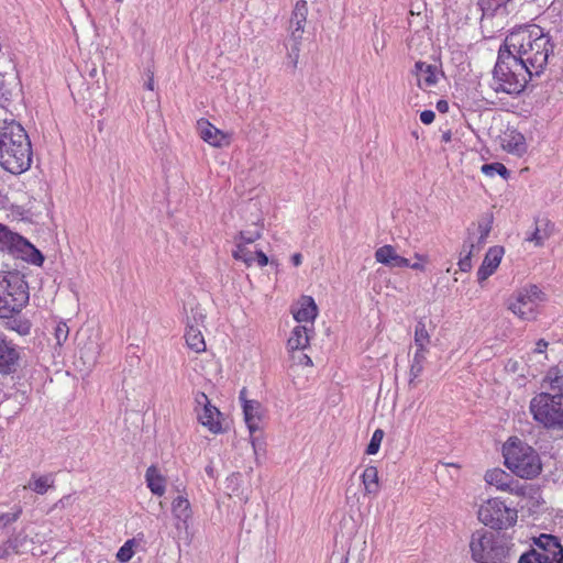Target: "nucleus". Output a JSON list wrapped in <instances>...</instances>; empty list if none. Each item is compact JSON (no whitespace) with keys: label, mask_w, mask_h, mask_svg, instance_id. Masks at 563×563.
Instances as JSON below:
<instances>
[{"label":"nucleus","mask_w":563,"mask_h":563,"mask_svg":"<svg viewBox=\"0 0 563 563\" xmlns=\"http://www.w3.org/2000/svg\"><path fill=\"white\" fill-rule=\"evenodd\" d=\"M495 272L492 271L490 268L486 267L485 265H481L478 271H477V279H478V283H483L484 280H486L489 276H492Z\"/></svg>","instance_id":"obj_51"},{"label":"nucleus","mask_w":563,"mask_h":563,"mask_svg":"<svg viewBox=\"0 0 563 563\" xmlns=\"http://www.w3.org/2000/svg\"><path fill=\"white\" fill-rule=\"evenodd\" d=\"M32 164V145L30 139L16 141L14 146L0 151V165L11 174L26 172Z\"/></svg>","instance_id":"obj_9"},{"label":"nucleus","mask_w":563,"mask_h":563,"mask_svg":"<svg viewBox=\"0 0 563 563\" xmlns=\"http://www.w3.org/2000/svg\"><path fill=\"white\" fill-rule=\"evenodd\" d=\"M246 395H247V390H246V388H245V387H243V388L241 389V391H240V395H239V398H240V400H241L242 405L244 404V400H247V399H246Z\"/></svg>","instance_id":"obj_63"},{"label":"nucleus","mask_w":563,"mask_h":563,"mask_svg":"<svg viewBox=\"0 0 563 563\" xmlns=\"http://www.w3.org/2000/svg\"><path fill=\"white\" fill-rule=\"evenodd\" d=\"M26 141L29 135L24 128L14 119L0 120V151L14 146L16 141Z\"/></svg>","instance_id":"obj_12"},{"label":"nucleus","mask_w":563,"mask_h":563,"mask_svg":"<svg viewBox=\"0 0 563 563\" xmlns=\"http://www.w3.org/2000/svg\"><path fill=\"white\" fill-rule=\"evenodd\" d=\"M512 477V475L508 474L506 471L499 467L488 470L484 476L487 484L496 486L497 489L503 492L509 488V484H511Z\"/></svg>","instance_id":"obj_21"},{"label":"nucleus","mask_w":563,"mask_h":563,"mask_svg":"<svg viewBox=\"0 0 563 563\" xmlns=\"http://www.w3.org/2000/svg\"><path fill=\"white\" fill-rule=\"evenodd\" d=\"M134 545L135 539H130L125 541V543L119 549L117 553V560L122 563L130 561L134 554Z\"/></svg>","instance_id":"obj_42"},{"label":"nucleus","mask_w":563,"mask_h":563,"mask_svg":"<svg viewBox=\"0 0 563 563\" xmlns=\"http://www.w3.org/2000/svg\"><path fill=\"white\" fill-rule=\"evenodd\" d=\"M172 511L178 519H187L190 516V504L187 498L177 496L172 503Z\"/></svg>","instance_id":"obj_35"},{"label":"nucleus","mask_w":563,"mask_h":563,"mask_svg":"<svg viewBox=\"0 0 563 563\" xmlns=\"http://www.w3.org/2000/svg\"><path fill=\"white\" fill-rule=\"evenodd\" d=\"M30 542L29 536L23 530L9 538L7 541L11 550L15 553L25 552Z\"/></svg>","instance_id":"obj_33"},{"label":"nucleus","mask_w":563,"mask_h":563,"mask_svg":"<svg viewBox=\"0 0 563 563\" xmlns=\"http://www.w3.org/2000/svg\"><path fill=\"white\" fill-rule=\"evenodd\" d=\"M195 401L197 407H201L202 409L211 405L208 396L202 391L196 394Z\"/></svg>","instance_id":"obj_49"},{"label":"nucleus","mask_w":563,"mask_h":563,"mask_svg":"<svg viewBox=\"0 0 563 563\" xmlns=\"http://www.w3.org/2000/svg\"><path fill=\"white\" fill-rule=\"evenodd\" d=\"M200 137L214 147H221L227 135L206 120L198 121Z\"/></svg>","instance_id":"obj_17"},{"label":"nucleus","mask_w":563,"mask_h":563,"mask_svg":"<svg viewBox=\"0 0 563 563\" xmlns=\"http://www.w3.org/2000/svg\"><path fill=\"white\" fill-rule=\"evenodd\" d=\"M508 309L522 320H531L534 318L533 302L526 298L523 291L519 289L509 299L507 303Z\"/></svg>","instance_id":"obj_13"},{"label":"nucleus","mask_w":563,"mask_h":563,"mask_svg":"<svg viewBox=\"0 0 563 563\" xmlns=\"http://www.w3.org/2000/svg\"><path fill=\"white\" fill-rule=\"evenodd\" d=\"M547 383L549 384L551 394H563V374H561L556 367H551L548 371L542 386Z\"/></svg>","instance_id":"obj_29"},{"label":"nucleus","mask_w":563,"mask_h":563,"mask_svg":"<svg viewBox=\"0 0 563 563\" xmlns=\"http://www.w3.org/2000/svg\"><path fill=\"white\" fill-rule=\"evenodd\" d=\"M470 550L476 563H514L516 559L510 537L483 529L472 533Z\"/></svg>","instance_id":"obj_3"},{"label":"nucleus","mask_w":563,"mask_h":563,"mask_svg":"<svg viewBox=\"0 0 563 563\" xmlns=\"http://www.w3.org/2000/svg\"><path fill=\"white\" fill-rule=\"evenodd\" d=\"M517 510L505 505L499 498H490L478 509V519L495 530H503L517 522Z\"/></svg>","instance_id":"obj_8"},{"label":"nucleus","mask_w":563,"mask_h":563,"mask_svg":"<svg viewBox=\"0 0 563 563\" xmlns=\"http://www.w3.org/2000/svg\"><path fill=\"white\" fill-rule=\"evenodd\" d=\"M291 32H290V41H291V44H292V52L296 53V56H295V63H294V68L297 67V63H298V58H299V52H300V44H301V40H302V34H303V31H305V27H292L290 29Z\"/></svg>","instance_id":"obj_41"},{"label":"nucleus","mask_w":563,"mask_h":563,"mask_svg":"<svg viewBox=\"0 0 563 563\" xmlns=\"http://www.w3.org/2000/svg\"><path fill=\"white\" fill-rule=\"evenodd\" d=\"M221 412L219 409L216 406L210 405L203 408L202 412L198 413V420L202 426L207 427L209 431L217 434L222 432V426L219 420Z\"/></svg>","instance_id":"obj_19"},{"label":"nucleus","mask_w":563,"mask_h":563,"mask_svg":"<svg viewBox=\"0 0 563 563\" xmlns=\"http://www.w3.org/2000/svg\"><path fill=\"white\" fill-rule=\"evenodd\" d=\"M261 236L262 230L258 228L254 230H242L235 235L234 241H241L245 244H251L256 240L261 239Z\"/></svg>","instance_id":"obj_43"},{"label":"nucleus","mask_w":563,"mask_h":563,"mask_svg":"<svg viewBox=\"0 0 563 563\" xmlns=\"http://www.w3.org/2000/svg\"><path fill=\"white\" fill-rule=\"evenodd\" d=\"M505 148H507L508 152L516 153L518 155L526 153L527 144L525 136L519 132H512L507 140Z\"/></svg>","instance_id":"obj_32"},{"label":"nucleus","mask_w":563,"mask_h":563,"mask_svg":"<svg viewBox=\"0 0 563 563\" xmlns=\"http://www.w3.org/2000/svg\"><path fill=\"white\" fill-rule=\"evenodd\" d=\"M308 14V5L305 0L297 1L289 21L290 29L305 27Z\"/></svg>","instance_id":"obj_28"},{"label":"nucleus","mask_w":563,"mask_h":563,"mask_svg":"<svg viewBox=\"0 0 563 563\" xmlns=\"http://www.w3.org/2000/svg\"><path fill=\"white\" fill-rule=\"evenodd\" d=\"M511 0H478L477 4L483 12V16H494L495 13L505 8Z\"/></svg>","instance_id":"obj_34"},{"label":"nucleus","mask_w":563,"mask_h":563,"mask_svg":"<svg viewBox=\"0 0 563 563\" xmlns=\"http://www.w3.org/2000/svg\"><path fill=\"white\" fill-rule=\"evenodd\" d=\"M383 438L384 431L382 429H376L371 438L369 443L366 446L365 453L368 455L376 454L379 451Z\"/></svg>","instance_id":"obj_45"},{"label":"nucleus","mask_w":563,"mask_h":563,"mask_svg":"<svg viewBox=\"0 0 563 563\" xmlns=\"http://www.w3.org/2000/svg\"><path fill=\"white\" fill-rule=\"evenodd\" d=\"M441 139H442V142H444V143L450 142V141H451V139H452V133H451V131H450V130H448V131L443 132V133H442Z\"/></svg>","instance_id":"obj_62"},{"label":"nucleus","mask_w":563,"mask_h":563,"mask_svg":"<svg viewBox=\"0 0 563 563\" xmlns=\"http://www.w3.org/2000/svg\"><path fill=\"white\" fill-rule=\"evenodd\" d=\"M12 81H8L5 76L0 74V102L4 106V102L9 101L12 97V90L18 86L15 82L16 78H11Z\"/></svg>","instance_id":"obj_40"},{"label":"nucleus","mask_w":563,"mask_h":563,"mask_svg":"<svg viewBox=\"0 0 563 563\" xmlns=\"http://www.w3.org/2000/svg\"><path fill=\"white\" fill-rule=\"evenodd\" d=\"M495 272L492 271L490 268L486 267L485 265H481L478 271H477V279H478V283H483L484 280H486L489 276H492Z\"/></svg>","instance_id":"obj_50"},{"label":"nucleus","mask_w":563,"mask_h":563,"mask_svg":"<svg viewBox=\"0 0 563 563\" xmlns=\"http://www.w3.org/2000/svg\"><path fill=\"white\" fill-rule=\"evenodd\" d=\"M20 352L18 345L8 340L0 331V374L11 375L20 368Z\"/></svg>","instance_id":"obj_10"},{"label":"nucleus","mask_w":563,"mask_h":563,"mask_svg":"<svg viewBox=\"0 0 563 563\" xmlns=\"http://www.w3.org/2000/svg\"><path fill=\"white\" fill-rule=\"evenodd\" d=\"M69 335V327L66 322L59 321L54 328V338L56 346L60 347L67 341Z\"/></svg>","instance_id":"obj_44"},{"label":"nucleus","mask_w":563,"mask_h":563,"mask_svg":"<svg viewBox=\"0 0 563 563\" xmlns=\"http://www.w3.org/2000/svg\"><path fill=\"white\" fill-rule=\"evenodd\" d=\"M308 329L305 325H297L291 331V335L287 341L290 352L305 350L309 345Z\"/></svg>","instance_id":"obj_23"},{"label":"nucleus","mask_w":563,"mask_h":563,"mask_svg":"<svg viewBox=\"0 0 563 563\" xmlns=\"http://www.w3.org/2000/svg\"><path fill=\"white\" fill-rule=\"evenodd\" d=\"M481 170L484 175L489 177H494L496 174H498L501 178L508 179L510 176L509 169L503 163L498 162L484 164L481 167Z\"/></svg>","instance_id":"obj_36"},{"label":"nucleus","mask_w":563,"mask_h":563,"mask_svg":"<svg viewBox=\"0 0 563 563\" xmlns=\"http://www.w3.org/2000/svg\"><path fill=\"white\" fill-rule=\"evenodd\" d=\"M235 249L232 251V256L236 261H243L246 266H251L255 261L253 253L246 247V244L241 241H235Z\"/></svg>","instance_id":"obj_38"},{"label":"nucleus","mask_w":563,"mask_h":563,"mask_svg":"<svg viewBox=\"0 0 563 563\" xmlns=\"http://www.w3.org/2000/svg\"><path fill=\"white\" fill-rule=\"evenodd\" d=\"M504 48L510 51L516 58L533 70L536 77L543 73L554 45L550 36L537 24L521 25L512 30L505 38Z\"/></svg>","instance_id":"obj_1"},{"label":"nucleus","mask_w":563,"mask_h":563,"mask_svg":"<svg viewBox=\"0 0 563 563\" xmlns=\"http://www.w3.org/2000/svg\"><path fill=\"white\" fill-rule=\"evenodd\" d=\"M530 487L526 484H521L518 479L511 478V484H509V488L506 492L517 495V496H527L528 489Z\"/></svg>","instance_id":"obj_47"},{"label":"nucleus","mask_w":563,"mask_h":563,"mask_svg":"<svg viewBox=\"0 0 563 563\" xmlns=\"http://www.w3.org/2000/svg\"><path fill=\"white\" fill-rule=\"evenodd\" d=\"M530 548L548 556L551 563H563V545L556 536L541 533L533 538Z\"/></svg>","instance_id":"obj_11"},{"label":"nucleus","mask_w":563,"mask_h":563,"mask_svg":"<svg viewBox=\"0 0 563 563\" xmlns=\"http://www.w3.org/2000/svg\"><path fill=\"white\" fill-rule=\"evenodd\" d=\"M254 258L257 261V264L261 267H264V266H266L269 263L268 256L263 251H261V250H257L255 252V257Z\"/></svg>","instance_id":"obj_53"},{"label":"nucleus","mask_w":563,"mask_h":563,"mask_svg":"<svg viewBox=\"0 0 563 563\" xmlns=\"http://www.w3.org/2000/svg\"><path fill=\"white\" fill-rule=\"evenodd\" d=\"M33 481L30 482L29 487L35 492L36 494L44 495L48 488L54 485V475L46 474L35 478V475H32Z\"/></svg>","instance_id":"obj_30"},{"label":"nucleus","mask_w":563,"mask_h":563,"mask_svg":"<svg viewBox=\"0 0 563 563\" xmlns=\"http://www.w3.org/2000/svg\"><path fill=\"white\" fill-rule=\"evenodd\" d=\"M434 119H435V113L432 110H423L420 113V121L426 125L431 124L434 121Z\"/></svg>","instance_id":"obj_52"},{"label":"nucleus","mask_w":563,"mask_h":563,"mask_svg":"<svg viewBox=\"0 0 563 563\" xmlns=\"http://www.w3.org/2000/svg\"><path fill=\"white\" fill-rule=\"evenodd\" d=\"M362 483L364 485L365 493L368 495L376 496L379 490L378 472L375 466H368L362 474Z\"/></svg>","instance_id":"obj_25"},{"label":"nucleus","mask_w":563,"mask_h":563,"mask_svg":"<svg viewBox=\"0 0 563 563\" xmlns=\"http://www.w3.org/2000/svg\"><path fill=\"white\" fill-rule=\"evenodd\" d=\"M534 76L533 70L528 68L520 57L516 58L510 51L499 47L493 69V88L496 92L519 95Z\"/></svg>","instance_id":"obj_2"},{"label":"nucleus","mask_w":563,"mask_h":563,"mask_svg":"<svg viewBox=\"0 0 563 563\" xmlns=\"http://www.w3.org/2000/svg\"><path fill=\"white\" fill-rule=\"evenodd\" d=\"M505 465L516 476L536 478L542 471L540 455L531 445L518 438H509L503 446Z\"/></svg>","instance_id":"obj_4"},{"label":"nucleus","mask_w":563,"mask_h":563,"mask_svg":"<svg viewBox=\"0 0 563 563\" xmlns=\"http://www.w3.org/2000/svg\"><path fill=\"white\" fill-rule=\"evenodd\" d=\"M147 80L144 86L146 89L153 91L154 90V71L151 68L146 69Z\"/></svg>","instance_id":"obj_54"},{"label":"nucleus","mask_w":563,"mask_h":563,"mask_svg":"<svg viewBox=\"0 0 563 563\" xmlns=\"http://www.w3.org/2000/svg\"><path fill=\"white\" fill-rule=\"evenodd\" d=\"M428 353V349H417L411 361L410 371H409V385L416 386V379L421 375L424 362L426 354Z\"/></svg>","instance_id":"obj_24"},{"label":"nucleus","mask_w":563,"mask_h":563,"mask_svg":"<svg viewBox=\"0 0 563 563\" xmlns=\"http://www.w3.org/2000/svg\"><path fill=\"white\" fill-rule=\"evenodd\" d=\"M526 298L530 299L533 305L538 301H543L545 299V295L537 285H529L528 287L521 288Z\"/></svg>","instance_id":"obj_46"},{"label":"nucleus","mask_w":563,"mask_h":563,"mask_svg":"<svg viewBox=\"0 0 563 563\" xmlns=\"http://www.w3.org/2000/svg\"><path fill=\"white\" fill-rule=\"evenodd\" d=\"M298 361L300 364H305L308 366L312 365L311 358L307 354H303V353H300Z\"/></svg>","instance_id":"obj_58"},{"label":"nucleus","mask_w":563,"mask_h":563,"mask_svg":"<svg viewBox=\"0 0 563 563\" xmlns=\"http://www.w3.org/2000/svg\"><path fill=\"white\" fill-rule=\"evenodd\" d=\"M478 229H479V232L483 235V238H487L492 228L489 224L479 223Z\"/></svg>","instance_id":"obj_57"},{"label":"nucleus","mask_w":563,"mask_h":563,"mask_svg":"<svg viewBox=\"0 0 563 563\" xmlns=\"http://www.w3.org/2000/svg\"><path fill=\"white\" fill-rule=\"evenodd\" d=\"M408 267H411L412 269H416V271H422L424 268L423 265L420 263H413V264L409 263Z\"/></svg>","instance_id":"obj_64"},{"label":"nucleus","mask_w":563,"mask_h":563,"mask_svg":"<svg viewBox=\"0 0 563 563\" xmlns=\"http://www.w3.org/2000/svg\"><path fill=\"white\" fill-rule=\"evenodd\" d=\"M301 261H302V256L300 253H295L291 256V262H292L294 266H299L301 264Z\"/></svg>","instance_id":"obj_60"},{"label":"nucleus","mask_w":563,"mask_h":563,"mask_svg":"<svg viewBox=\"0 0 563 563\" xmlns=\"http://www.w3.org/2000/svg\"><path fill=\"white\" fill-rule=\"evenodd\" d=\"M318 316V307L310 296H302L300 299V308L294 312V318L298 322H313Z\"/></svg>","instance_id":"obj_20"},{"label":"nucleus","mask_w":563,"mask_h":563,"mask_svg":"<svg viewBox=\"0 0 563 563\" xmlns=\"http://www.w3.org/2000/svg\"><path fill=\"white\" fill-rule=\"evenodd\" d=\"M11 548L9 547V544L5 542L4 544L0 545V559H4L9 555V550Z\"/></svg>","instance_id":"obj_59"},{"label":"nucleus","mask_w":563,"mask_h":563,"mask_svg":"<svg viewBox=\"0 0 563 563\" xmlns=\"http://www.w3.org/2000/svg\"><path fill=\"white\" fill-rule=\"evenodd\" d=\"M534 223V230L527 240L537 246H542L544 241L551 236L554 224L548 218H536Z\"/></svg>","instance_id":"obj_18"},{"label":"nucleus","mask_w":563,"mask_h":563,"mask_svg":"<svg viewBox=\"0 0 563 563\" xmlns=\"http://www.w3.org/2000/svg\"><path fill=\"white\" fill-rule=\"evenodd\" d=\"M258 407L260 404L255 400H244V404L242 406L244 420L251 433L252 445L254 448L255 454H257V445H260L258 439L253 437V433L260 429V417L257 416Z\"/></svg>","instance_id":"obj_15"},{"label":"nucleus","mask_w":563,"mask_h":563,"mask_svg":"<svg viewBox=\"0 0 563 563\" xmlns=\"http://www.w3.org/2000/svg\"><path fill=\"white\" fill-rule=\"evenodd\" d=\"M548 347V342L544 341L543 339H540L537 344H536V349H534V352L536 353H543L545 351V349Z\"/></svg>","instance_id":"obj_56"},{"label":"nucleus","mask_w":563,"mask_h":563,"mask_svg":"<svg viewBox=\"0 0 563 563\" xmlns=\"http://www.w3.org/2000/svg\"><path fill=\"white\" fill-rule=\"evenodd\" d=\"M430 342L429 332L426 329L423 321H418L415 328V344L417 349H427V344Z\"/></svg>","instance_id":"obj_39"},{"label":"nucleus","mask_w":563,"mask_h":563,"mask_svg":"<svg viewBox=\"0 0 563 563\" xmlns=\"http://www.w3.org/2000/svg\"><path fill=\"white\" fill-rule=\"evenodd\" d=\"M474 249V243L472 241H464L461 250L462 257L459 261V267L462 272H468L472 268V252Z\"/></svg>","instance_id":"obj_37"},{"label":"nucleus","mask_w":563,"mask_h":563,"mask_svg":"<svg viewBox=\"0 0 563 563\" xmlns=\"http://www.w3.org/2000/svg\"><path fill=\"white\" fill-rule=\"evenodd\" d=\"M5 319L8 320L7 328L9 330L15 331L22 336L30 334L32 323L27 318L22 317L20 313H18L14 314L13 317H9Z\"/></svg>","instance_id":"obj_27"},{"label":"nucleus","mask_w":563,"mask_h":563,"mask_svg":"<svg viewBox=\"0 0 563 563\" xmlns=\"http://www.w3.org/2000/svg\"><path fill=\"white\" fill-rule=\"evenodd\" d=\"M530 412L544 429L563 432V394H537L530 401Z\"/></svg>","instance_id":"obj_6"},{"label":"nucleus","mask_w":563,"mask_h":563,"mask_svg":"<svg viewBox=\"0 0 563 563\" xmlns=\"http://www.w3.org/2000/svg\"><path fill=\"white\" fill-rule=\"evenodd\" d=\"M0 251L36 266H42L45 260L43 253L27 239L2 223H0Z\"/></svg>","instance_id":"obj_7"},{"label":"nucleus","mask_w":563,"mask_h":563,"mask_svg":"<svg viewBox=\"0 0 563 563\" xmlns=\"http://www.w3.org/2000/svg\"><path fill=\"white\" fill-rule=\"evenodd\" d=\"M435 107L440 113H446L449 111V102L444 99H440Z\"/></svg>","instance_id":"obj_55"},{"label":"nucleus","mask_w":563,"mask_h":563,"mask_svg":"<svg viewBox=\"0 0 563 563\" xmlns=\"http://www.w3.org/2000/svg\"><path fill=\"white\" fill-rule=\"evenodd\" d=\"M145 481L150 490L156 496L165 493V478L155 465H151L145 472Z\"/></svg>","instance_id":"obj_22"},{"label":"nucleus","mask_w":563,"mask_h":563,"mask_svg":"<svg viewBox=\"0 0 563 563\" xmlns=\"http://www.w3.org/2000/svg\"><path fill=\"white\" fill-rule=\"evenodd\" d=\"M185 340L188 347L196 353H200L206 350V343L202 333L200 330L194 328L192 325L188 327L185 333Z\"/></svg>","instance_id":"obj_26"},{"label":"nucleus","mask_w":563,"mask_h":563,"mask_svg":"<svg viewBox=\"0 0 563 563\" xmlns=\"http://www.w3.org/2000/svg\"><path fill=\"white\" fill-rule=\"evenodd\" d=\"M29 301V284L24 274L16 269L0 271V318L21 313Z\"/></svg>","instance_id":"obj_5"},{"label":"nucleus","mask_w":563,"mask_h":563,"mask_svg":"<svg viewBox=\"0 0 563 563\" xmlns=\"http://www.w3.org/2000/svg\"><path fill=\"white\" fill-rule=\"evenodd\" d=\"M21 515V509L14 512H4L0 515V527L4 528L12 522H15Z\"/></svg>","instance_id":"obj_48"},{"label":"nucleus","mask_w":563,"mask_h":563,"mask_svg":"<svg viewBox=\"0 0 563 563\" xmlns=\"http://www.w3.org/2000/svg\"><path fill=\"white\" fill-rule=\"evenodd\" d=\"M205 471L206 473L208 474V476H210L211 478L214 477V467L212 465V463H209L206 467H205Z\"/></svg>","instance_id":"obj_61"},{"label":"nucleus","mask_w":563,"mask_h":563,"mask_svg":"<svg viewBox=\"0 0 563 563\" xmlns=\"http://www.w3.org/2000/svg\"><path fill=\"white\" fill-rule=\"evenodd\" d=\"M435 71V65L418 60L415 63L411 74L417 77L418 87L423 89L427 87H432L438 82Z\"/></svg>","instance_id":"obj_14"},{"label":"nucleus","mask_w":563,"mask_h":563,"mask_svg":"<svg viewBox=\"0 0 563 563\" xmlns=\"http://www.w3.org/2000/svg\"><path fill=\"white\" fill-rule=\"evenodd\" d=\"M375 258L378 263L390 268L409 266V260L398 255L395 247L389 244L378 247L375 252Z\"/></svg>","instance_id":"obj_16"},{"label":"nucleus","mask_w":563,"mask_h":563,"mask_svg":"<svg viewBox=\"0 0 563 563\" xmlns=\"http://www.w3.org/2000/svg\"><path fill=\"white\" fill-rule=\"evenodd\" d=\"M504 252L503 246L495 245L489 247L482 264L495 272L501 262Z\"/></svg>","instance_id":"obj_31"}]
</instances>
